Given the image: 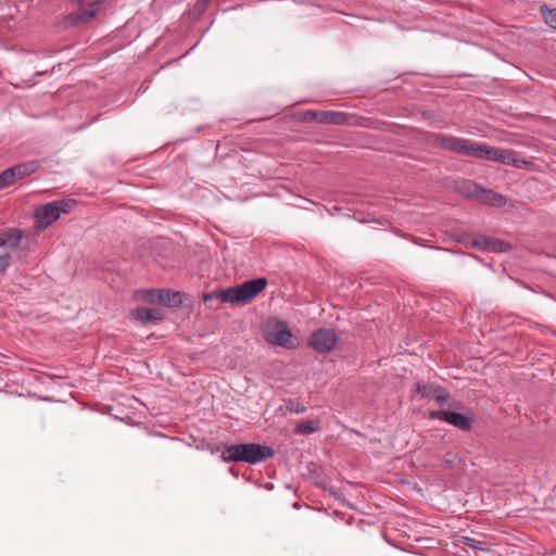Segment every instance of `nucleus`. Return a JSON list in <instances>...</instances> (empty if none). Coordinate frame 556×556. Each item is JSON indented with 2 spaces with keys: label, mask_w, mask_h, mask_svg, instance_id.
<instances>
[{
  "label": "nucleus",
  "mask_w": 556,
  "mask_h": 556,
  "mask_svg": "<svg viewBox=\"0 0 556 556\" xmlns=\"http://www.w3.org/2000/svg\"><path fill=\"white\" fill-rule=\"evenodd\" d=\"M5 244H9L12 248H17L22 241V233L17 230H11L8 240H4Z\"/></svg>",
  "instance_id": "22"
},
{
  "label": "nucleus",
  "mask_w": 556,
  "mask_h": 556,
  "mask_svg": "<svg viewBox=\"0 0 556 556\" xmlns=\"http://www.w3.org/2000/svg\"><path fill=\"white\" fill-rule=\"evenodd\" d=\"M544 22L552 28L556 29V9L541 8Z\"/></svg>",
  "instance_id": "19"
},
{
  "label": "nucleus",
  "mask_w": 556,
  "mask_h": 556,
  "mask_svg": "<svg viewBox=\"0 0 556 556\" xmlns=\"http://www.w3.org/2000/svg\"><path fill=\"white\" fill-rule=\"evenodd\" d=\"M427 140L434 148L489 161H494L497 150L496 147H490L485 143L441 134H428Z\"/></svg>",
  "instance_id": "1"
},
{
  "label": "nucleus",
  "mask_w": 556,
  "mask_h": 556,
  "mask_svg": "<svg viewBox=\"0 0 556 556\" xmlns=\"http://www.w3.org/2000/svg\"><path fill=\"white\" fill-rule=\"evenodd\" d=\"M264 338L268 343L285 349H293L295 345L289 326L282 320L268 323L264 331Z\"/></svg>",
  "instance_id": "4"
},
{
  "label": "nucleus",
  "mask_w": 556,
  "mask_h": 556,
  "mask_svg": "<svg viewBox=\"0 0 556 556\" xmlns=\"http://www.w3.org/2000/svg\"><path fill=\"white\" fill-rule=\"evenodd\" d=\"M103 2L104 0H96L94 2L90 3L88 8L81 12L77 20L79 22H87L91 20L99 12Z\"/></svg>",
  "instance_id": "16"
},
{
  "label": "nucleus",
  "mask_w": 556,
  "mask_h": 556,
  "mask_svg": "<svg viewBox=\"0 0 556 556\" xmlns=\"http://www.w3.org/2000/svg\"><path fill=\"white\" fill-rule=\"evenodd\" d=\"M320 429L319 420H304L296 425L295 432L298 434H311Z\"/></svg>",
  "instance_id": "15"
},
{
  "label": "nucleus",
  "mask_w": 556,
  "mask_h": 556,
  "mask_svg": "<svg viewBox=\"0 0 556 556\" xmlns=\"http://www.w3.org/2000/svg\"><path fill=\"white\" fill-rule=\"evenodd\" d=\"M266 285L267 280L265 278H256L236 287L203 293L202 299L204 302L218 299L224 303H244L260 294L265 289Z\"/></svg>",
  "instance_id": "2"
},
{
  "label": "nucleus",
  "mask_w": 556,
  "mask_h": 556,
  "mask_svg": "<svg viewBox=\"0 0 556 556\" xmlns=\"http://www.w3.org/2000/svg\"><path fill=\"white\" fill-rule=\"evenodd\" d=\"M162 291L166 294H162L161 298H159V303L173 304L176 302V299L179 296V293L173 292L170 290L162 289Z\"/></svg>",
  "instance_id": "23"
},
{
  "label": "nucleus",
  "mask_w": 556,
  "mask_h": 556,
  "mask_svg": "<svg viewBox=\"0 0 556 556\" xmlns=\"http://www.w3.org/2000/svg\"><path fill=\"white\" fill-rule=\"evenodd\" d=\"M495 162H501L505 165H514L520 167V160L516 159V153L511 150L497 148L495 153Z\"/></svg>",
  "instance_id": "14"
},
{
  "label": "nucleus",
  "mask_w": 556,
  "mask_h": 556,
  "mask_svg": "<svg viewBox=\"0 0 556 556\" xmlns=\"http://www.w3.org/2000/svg\"><path fill=\"white\" fill-rule=\"evenodd\" d=\"M488 243H489V237L480 236L477 239H475L471 244H472V247L483 249L486 251Z\"/></svg>",
  "instance_id": "26"
},
{
  "label": "nucleus",
  "mask_w": 556,
  "mask_h": 556,
  "mask_svg": "<svg viewBox=\"0 0 556 556\" xmlns=\"http://www.w3.org/2000/svg\"><path fill=\"white\" fill-rule=\"evenodd\" d=\"M415 390L422 399L427 401L434 400L440 405H443L450 397L444 388L432 383L418 382Z\"/></svg>",
  "instance_id": "7"
},
{
  "label": "nucleus",
  "mask_w": 556,
  "mask_h": 556,
  "mask_svg": "<svg viewBox=\"0 0 556 556\" xmlns=\"http://www.w3.org/2000/svg\"><path fill=\"white\" fill-rule=\"evenodd\" d=\"M208 1H210V0H200V2H199V4H198V5L200 7V9H201V10H204V8H205V5H206V3H207Z\"/></svg>",
  "instance_id": "29"
},
{
  "label": "nucleus",
  "mask_w": 556,
  "mask_h": 556,
  "mask_svg": "<svg viewBox=\"0 0 556 556\" xmlns=\"http://www.w3.org/2000/svg\"><path fill=\"white\" fill-rule=\"evenodd\" d=\"M338 337L333 329L319 328L314 331L307 341L308 346L320 354L330 353L337 345Z\"/></svg>",
  "instance_id": "5"
},
{
  "label": "nucleus",
  "mask_w": 556,
  "mask_h": 556,
  "mask_svg": "<svg viewBox=\"0 0 556 556\" xmlns=\"http://www.w3.org/2000/svg\"><path fill=\"white\" fill-rule=\"evenodd\" d=\"M477 201L493 206H502L506 202L505 198L502 194L489 189H484L482 187L480 188Z\"/></svg>",
  "instance_id": "12"
},
{
  "label": "nucleus",
  "mask_w": 556,
  "mask_h": 556,
  "mask_svg": "<svg viewBox=\"0 0 556 556\" xmlns=\"http://www.w3.org/2000/svg\"><path fill=\"white\" fill-rule=\"evenodd\" d=\"M288 413L291 414H303L306 412V406L296 400H289L286 404Z\"/></svg>",
  "instance_id": "20"
},
{
  "label": "nucleus",
  "mask_w": 556,
  "mask_h": 556,
  "mask_svg": "<svg viewBox=\"0 0 556 556\" xmlns=\"http://www.w3.org/2000/svg\"><path fill=\"white\" fill-rule=\"evenodd\" d=\"M12 174L13 173H11L9 168L0 173V190L5 189L15 184Z\"/></svg>",
  "instance_id": "21"
},
{
  "label": "nucleus",
  "mask_w": 556,
  "mask_h": 556,
  "mask_svg": "<svg viewBox=\"0 0 556 556\" xmlns=\"http://www.w3.org/2000/svg\"><path fill=\"white\" fill-rule=\"evenodd\" d=\"M39 168L38 161H29L22 164H18L16 166L10 167V172L13 173L12 176L15 180V182L20 179H23L34 173L37 172Z\"/></svg>",
  "instance_id": "10"
},
{
  "label": "nucleus",
  "mask_w": 556,
  "mask_h": 556,
  "mask_svg": "<svg viewBox=\"0 0 556 556\" xmlns=\"http://www.w3.org/2000/svg\"><path fill=\"white\" fill-rule=\"evenodd\" d=\"M11 255L5 252L0 254V274L3 273L10 264Z\"/></svg>",
  "instance_id": "27"
},
{
  "label": "nucleus",
  "mask_w": 556,
  "mask_h": 556,
  "mask_svg": "<svg viewBox=\"0 0 556 556\" xmlns=\"http://www.w3.org/2000/svg\"><path fill=\"white\" fill-rule=\"evenodd\" d=\"M5 245V241L3 239H0V247H4Z\"/></svg>",
  "instance_id": "31"
},
{
  "label": "nucleus",
  "mask_w": 556,
  "mask_h": 556,
  "mask_svg": "<svg viewBox=\"0 0 556 556\" xmlns=\"http://www.w3.org/2000/svg\"><path fill=\"white\" fill-rule=\"evenodd\" d=\"M445 416V422L454 426L455 428L469 431L471 429V418L456 412H447Z\"/></svg>",
  "instance_id": "11"
},
{
  "label": "nucleus",
  "mask_w": 556,
  "mask_h": 556,
  "mask_svg": "<svg viewBox=\"0 0 556 556\" xmlns=\"http://www.w3.org/2000/svg\"><path fill=\"white\" fill-rule=\"evenodd\" d=\"M453 458H454L453 456H452L451 458L446 456V457L444 458V462H445L447 465H451V464L453 463Z\"/></svg>",
  "instance_id": "30"
},
{
  "label": "nucleus",
  "mask_w": 556,
  "mask_h": 556,
  "mask_svg": "<svg viewBox=\"0 0 556 556\" xmlns=\"http://www.w3.org/2000/svg\"><path fill=\"white\" fill-rule=\"evenodd\" d=\"M132 315L143 324L155 323L163 318V312L160 308L150 307L137 308Z\"/></svg>",
  "instance_id": "9"
},
{
  "label": "nucleus",
  "mask_w": 556,
  "mask_h": 556,
  "mask_svg": "<svg viewBox=\"0 0 556 556\" xmlns=\"http://www.w3.org/2000/svg\"><path fill=\"white\" fill-rule=\"evenodd\" d=\"M60 218L56 204L50 202L35 211V227L37 230H45Z\"/></svg>",
  "instance_id": "6"
},
{
  "label": "nucleus",
  "mask_w": 556,
  "mask_h": 556,
  "mask_svg": "<svg viewBox=\"0 0 556 556\" xmlns=\"http://www.w3.org/2000/svg\"><path fill=\"white\" fill-rule=\"evenodd\" d=\"M162 294H165L162 289L161 290H150L147 292L144 300L150 303H159V298Z\"/></svg>",
  "instance_id": "25"
},
{
  "label": "nucleus",
  "mask_w": 556,
  "mask_h": 556,
  "mask_svg": "<svg viewBox=\"0 0 556 556\" xmlns=\"http://www.w3.org/2000/svg\"><path fill=\"white\" fill-rule=\"evenodd\" d=\"M481 186L471 180H460L456 184L457 191L469 199L477 201Z\"/></svg>",
  "instance_id": "13"
},
{
  "label": "nucleus",
  "mask_w": 556,
  "mask_h": 556,
  "mask_svg": "<svg viewBox=\"0 0 556 556\" xmlns=\"http://www.w3.org/2000/svg\"><path fill=\"white\" fill-rule=\"evenodd\" d=\"M312 118L321 124L342 125L348 122V116L343 112L336 111H312Z\"/></svg>",
  "instance_id": "8"
},
{
  "label": "nucleus",
  "mask_w": 556,
  "mask_h": 556,
  "mask_svg": "<svg viewBox=\"0 0 556 556\" xmlns=\"http://www.w3.org/2000/svg\"><path fill=\"white\" fill-rule=\"evenodd\" d=\"M446 410H433L429 414L430 418L431 419H438V420H442V421H445V416L446 415Z\"/></svg>",
  "instance_id": "28"
},
{
  "label": "nucleus",
  "mask_w": 556,
  "mask_h": 556,
  "mask_svg": "<svg viewBox=\"0 0 556 556\" xmlns=\"http://www.w3.org/2000/svg\"><path fill=\"white\" fill-rule=\"evenodd\" d=\"M511 249L510 244L504 240L489 238L488 249L490 252H507Z\"/></svg>",
  "instance_id": "17"
},
{
  "label": "nucleus",
  "mask_w": 556,
  "mask_h": 556,
  "mask_svg": "<svg viewBox=\"0 0 556 556\" xmlns=\"http://www.w3.org/2000/svg\"><path fill=\"white\" fill-rule=\"evenodd\" d=\"M424 117L428 118L429 117V113H424Z\"/></svg>",
  "instance_id": "32"
},
{
  "label": "nucleus",
  "mask_w": 556,
  "mask_h": 556,
  "mask_svg": "<svg viewBox=\"0 0 556 556\" xmlns=\"http://www.w3.org/2000/svg\"><path fill=\"white\" fill-rule=\"evenodd\" d=\"M274 454L271 447L257 443L232 444L226 448L225 460L255 465L270 458Z\"/></svg>",
  "instance_id": "3"
},
{
  "label": "nucleus",
  "mask_w": 556,
  "mask_h": 556,
  "mask_svg": "<svg viewBox=\"0 0 556 556\" xmlns=\"http://www.w3.org/2000/svg\"><path fill=\"white\" fill-rule=\"evenodd\" d=\"M460 543L464 545L478 551H488V543L470 536H462Z\"/></svg>",
  "instance_id": "18"
},
{
  "label": "nucleus",
  "mask_w": 556,
  "mask_h": 556,
  "mask_svg": "<svg viewBox=\"0 0 556 556\" xmlns=\"http://www.w3.org/2000/svg\"><path fill=\"white\" fill-rule=\"evenodd\" d=\"M75 201L74 200H61V201H53V204H56L58 206V211H59V214L61 215V213H68L73 205H74Z\"/></svg>",
  "instance_id": "24"
}]
</instances>
